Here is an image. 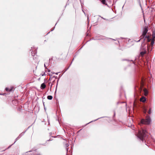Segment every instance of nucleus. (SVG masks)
I'll list each match as a JSON object with an SVG mask.
<instances>
[{
  "label": "nucleus",
  "mask_w": 155,
  "mask_h": 155,
  "mask_svg": "<svg viewBox=\"0 0 155 155\" xmlns=\"http://www.w3.org/2000/svg\"><path fill=\"white\" fill-rule=\"evenodd\" d=\"M48 72H50V70H48Z\"/></svg>",
  "instance_id": "18"
},
{
  "label": "nucleus",
  "mask_w": 155,
  "mask_h": 155,
  "mask_svg": "<svg viewBox=\"0 0 155 155\" xmlns=\"http://www.w3.org/2000/svg\"><path fill=\"white\" fill-rule=\"evenodd\" d=\"M146 100V98L144 97H142L140 99V101L141 102H142L144 103L145 102Z\"/></svg>",
  "instance_id": "4"
},
{
  "label": "nucleus",
  "mask_w": 155,
  "mask_h": 155,
  "mask_svg": "<svg viewBox=\"0 0 155 155\" xmlns=\"http://www.w3.org/2000/svg\"><path fill=\"white\" fill-rule=\"evenodd\" d=\"M38 155H39V154H38Z\"/></svg>",
  "instance_id": "22"
},
{
  "label": "nucleus",
  "mask_w": 155,
  "mask_h": 155,
  "mask_svg": "<svg viewBox=\"0 0 155 155\" xmlns=\"http://www.w3.org/2000/svg\"><path fill=\"white\" fill-rule=\"evenodd\" d=\"M150 119L149 117H148L145 120L142 119L141 120V123L145 124H149L150 122Z\"/></svg>",
  "instance_id": "2"
},
{
  "label": "nucleus",
  "mask_w": 155,
  "mask_h": 155,
  "mask_svg": "<svg viewBox=\"0 0 155 155\" xmlns=\"http://www.w3.org/2000/svg\"><path fill=\"white\" fill-rule=\"evenodd\" d=\"M102 3L104 5H107V4L106 3L105 0H102L101 1Z\"/></svg>",
  "instance_id": "9"
},
{
  "label": "nucleus",
  "mask_w": 155,
  "mask_h": 155,
  "mask_svg": "<svg viewBox=\"0 0 155 155\" xmlns=\"http://www.w3.org/2000/svg\"><path fill=\"white\" fill-rule=\"evenodd\" d=\"M151 109H150L149 110L148 112V113L149 114H151Z\"/></svg>",
  "instance_id": "13"
},
{
  "label": "nucleus",
  "mask_w": 155,
  "mask_h": 155,
  "mask_svg": "<svg viewBox=\"0 0 155 155\" xmlns=\"http://www.w3.org/2000/svg\"><path fill=\"white\" fill-rule=\"evenodd\" d=\"M67 151H68V149L67 148Z\"/></svg>",
  "instance_id": "21"
},
{
  "label": "nucleus",
  "mask_w": 155,
  "mask_h": 155,
  "mask_svg": "<svg viewBox=\"0 0 155 155\" xmlns=\"http://www.w3.org/2000/svg\"><path fill=\"white\" fill-rule=\"evenodd\" d=\"M52 97L51 96L49 95L47 97V99L49 100H51L52 99Z\"/></svg>",
  "instance_id": "8"
},
{
  "label": "nucleus",
  "mask_w": 155,
  "mask_h": 155,
  "mask_svg": "<svg viewBox=\"0 0 155 155\" xmlns=\"http://www.w3.org/2000/svg\"><path fill=\"white\" fill-rule=\"evenodd\" d=\"M145 53L146 52L145 51H142L140 53V55L141 56H143Z\"/></svg>",
  "instance_id": "7"
},
{
  "label": "nucleus",
  "mask_w": 155,
  "mask_h": 155,
  "mask_svg": "<svg viewBox=\"0 0 155 155\" xmlns=\"http://www.w3.org/2000/svg\"><path fill=\"white\" fill-rule=\"evenodd\" d=\"M143 112L144 113H146L147 112V110L146 109H144V111H143Z\"/></svg>",
  "instance_id": "14"
},
{
  "label": "nucleus",
  "mask_w": 155,
  "mask_h": 155,
  "mask_svg": "<svg viewBox=\"0 0 155 155\" xmlns=\"http://www.w3.org/2000/svg\"><path fill=\"white\" fill-rule=\"evenodd\" d=\"M69 146V144L68 143H67L66 144V146L67 147H68Z\"/></svg>",
  "instance_id": "16"
},
{
  "label": "nucleus",
  "mask_w": 155,
  "mask_h": 155,
  "mask_svg": "<svg viewBox=\"0 0 155 155\" xmlns=\"http://www.w3.org/2000/svg\"><path fill=\"white\" fill-rule=\"evenodd\" d=\"M152 36L153 38H155V32H153L152 34Z\"/></svg>",
  "instance_id": "11"
},
{
  "label": "nucleus",
  "mask_w": 155,
  "mask_h": 155,
  "mask_svg": "<svg viewBox=\"0 0 155 155\" xmlns=\"http://www.w3.org/2000/svg\"><path fill=\"white\" fill-rule=\"evenodd\" d=\"M147 132L146 130H143L142 131H139L138 134V137L142 141H143V138L146 133Z\"/></svg>",
  "instance_id": "1"
},
{
  "label": "nucleus",
  "mask_w": 155,
  "mask_h": 155,
  "mask_svg": "<svg viewBox=\"0 0 155 155\" xmlns=\"http://www.w3.org/2000/svg\"><path fill=\"white\" fill-rule=\"evenodd\" d=\"M140 41V39L138 41Z\"/></svg>",
  "instance_id": "20"
},
{
  "label": "nucleus",
  "mask_w": 155,
  "mask_h": 155,
  "mask_svg": "<svg viewBox=\"0 0 155 155\" xmlns=\"http://www.w3.org/2000/svg\"><path fill=\"white\" fill-rule=\"evenodd\" d=\"M56 74H57V75L58 74V73H56Z\"/></svg>",
  "instance_id": "19"
},
{
  "label": "nucleus",
  "mask_w": 155,
  "mask_h": 155,
  "mask_svg": "<svg viewBox=\"0 0 155 155\" xmlns=\"http://www.w3.org/2000/svg\"><path fill=\"white\" fill-rule=\"evenodd\" d=\"M46 87V85L45 83H43L41 84V89H44Z\"/></svg>",
  "instance_id": "5"
},
{
  "label": "nucleus",
  "mask_w": 155,
  "mask_h": 155,
  "mask_svg": "<svg viewBox=\"0 0 155 155\" xmlns=\"http://www.w3.org/2000/svg\"><path fill=\"white\" fill-rule=\"evenodd\" d=\"M153 44H154V41H152L151 42V45H153Z\"/></svg>",
  "instance_id": "15"
},
{
  "label": "nucleus",
  "mask_w": 155,
  "mask_h": 155,
  "mask_svg": "<svg viewBox=\"0 0 155 155\" xmlns=\"http://www.w3.org/2000/svg\"><path fill=\"white\" fill-rule=\"evenodd\" d=\"M148 31V28L145 27L144 28L143 30V32L142 33V35L141 37H143L144 36H145L146 34H147V32Z\"/></svg>",
  "instance_id": "3"
},
{
  "label": "nucleus",
  "mask_w": 155,
  "mask_h": 155,
  "mask_svg": "<svg viewBox=\"0 0 155 155\" xmlns=\"http://www.w3.org/2000/svg\"><path fill=\"white\" fill-rule=\"evenodd\" d=\"M46 63H45L44 64V66L45 67V68H47L46 67Z\"/></svg>",
  "instance_id": "17"
},
{
  "label": "nucleus",
  "mask_w": 155,
  "mask_h": 155,
  "mask_svg": "<svg viewBox=\"0 0 155 155\" xmlns=\"http://www.w3.org/2000/svg\"><path fill=\"white\" fill-rule=\"evenodd\" d=\"M146 38H147V39L148 41V42L150 41V38H149V36H146Z\"/></svg>",
  "instance_id": "12"
},
{
  "label": "nucleus",
  "mask_w": 155,
  "mask_h": 155,
  "mask_svg": "<svg viewBox=\"0 0 155 155\" xmlns=\"http://www.w3.org/2000/svg\"><path fill=\"white\" fill-rule=\"evenodd\" d=\"M6 90L7 91H11L12 90V89H9L8 88H5Z\"/></svg>",
  "instance_id": "10"
},
{
  "label": "nucleus",
  "mask_w": 155,
  "mask_h": 155,
  "mask_svg": "<svg viewBox=\"0 0 155 155\" xmlns=\"http://www.w3.org/2000/svg\"><path fill=\"white\" fill-rule=\"evenodd\" d=\"M144 92V95L145 96H147L148 93V92L147 90L146 89H145L143 90Z\"/></svg>",
  "instance_id": "6"
}]
</instances>
